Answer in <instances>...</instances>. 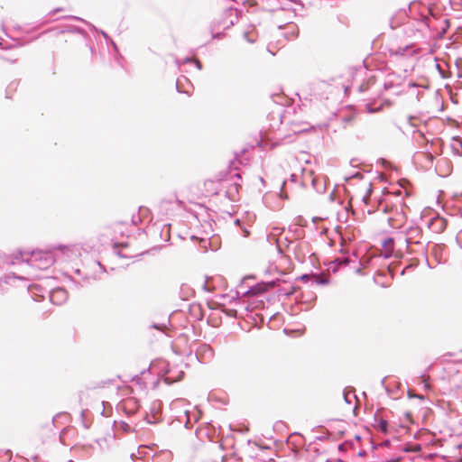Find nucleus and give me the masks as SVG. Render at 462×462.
Masks as SVG:
<instances>
[{
	"label": "nucleus",
	"mask_w": 462,
	"mask_h": 462,
	"mask_svg": "<svg viewBox=\"0 0 462 462\" xmlns=\"http://www.w3.org/2000/svg\"><path fill=\"white\" fill-rule=\"evenodd\" d=\"M447 226V220L439 216L431 218L429 227L435 233H441Z\"/></svg>",
	"instance_id": "1a4fd4ad"
},
{
	"label": "nucleus",
	"mask_w": 462,
	"mask_h": 462,
	"mask_svg": "<svg viewBox=\"0 0 462 462\" xmlns=\"http://www.w3.org/2000/svg\"><path fill=\"white\" fill-rule=\"evenodd\" d=\"M152 327L153 328H156V329H159V330H163L166 328L165 325H159V324H153Z\"/></svg>",
	"instance_id": "bb28decb"
},
{
	"label": "nucleus",
	"mask_w": 462,
	"mask_h": 462,
	"mask_svg": "<svg viewBox=\"0 0 462 462\" xmlns=\"http://www.w3.org/2000/svg\"><path fill=\"white\" fill-rule=\"evenodd\" d=\"M204 348H205V354H206L208 357H210V356H212V353H213V352H212V349H211L210 347H208V346H204Z\"/></svg>",
	"instance_id": "393cba45"
},
{
	"label": "nucleus",
	"mask_w": 462,
	"mask_h": 462,
	"mask_svg": "<svg viewBox=\"0 0 462 462\" xmlns=\"http://www.w3.org/2000/svg\"><path fill=\"white\" fill-rule=\"evenodd\" d=\"M69 462H73L72 460H69Z\"/></svg>",
	"instance_id": "de8ad7c7"
},
{
	"label": "nucleus",
	"mask_w": 462,
	"mask_h": 462,
	"mask_svg": "<svg viewBox=\"0 0 462 462\" xmlns=\"http://www.w3.org/2000/svg\"><path fill=\"white\" fill-rule=\"evenodd\" d=\"M230 25H231V21L230 22L217 21V20L214 21L211 25L212 38L213 39H221L223 37L224 33L221 32H217V30L220 29L221 27L225 30L228 29Z\"/></svg>",
	"instance_id": "6e6552de"
},
{
	"label": "nucleus",
	"mask_w": 462,
	"mask_h": 462,
	"mask_svg": "<svg viewBox=\"0 0 462 462\" xmlns=\"http://www.w3.org/2000/svg\"><path fill=\"white\" fill-rule=\"evenodd\" d=\"M14 278H15V279H23V277H21V276H16V275H14Z\"/></svg>",
	"instance_id": "a18cd8bd"
},
{
	"label": "nucleus",
	"mask_w": 462,
	"mask_h": 462,
	"mask_svg": "<svg viewBox=\"0 0 462 462\" xmlns=\"http://www.w3.org/2000/svg\"><path fill=\"white\" fill-rule=\"evenodd\" d=\"M224 15L226 17H228L231 15V6H225L224 7Z\"/></svg>",
	"instance_id": "b1692460"
},
{
	"label": "nucleus",
	"mask_w": 462,
	"mask_h": 462,
	"mask_svg": "<svg viewBox=\"0 0 462 462\" xmlns=\"http://www.w3.org/2000/svg\"><path fill=\"white\" fill-rule=\"evenodd\" d=\"M68 291L61 287L55 288L50 291V300L55 305H62L68 300Z\"/></svg>",
	"instance_id": "39448f33"
},
{
	"label": "nucleus",
	"mask_w": 462,
	"mask_h": 462,
	"mask_svg": "<svg viewBox=\"0 0 462 462\" xmlns=\"http://www.w3.org/2000/svg\"><path fill=\"white\" fill-rule=\"evenodd\" d=\"M73 249L69 245H59L51 250H33L32 252H21L14 256L13 264H21L23 271L32 274L25 269L46 270L59 260H66L70 257Z\"/></svg>",
	"instance_id": "f257e3e1"
},
{
	"label": "nucleus",
	"mask_w": 462,
	"mask_h": 462,
	"mask_svg": "<svg viewBox=\"0 0 462 462\" xmlns=\"http://www.w3.org/2000/svg\"><path fill=\"white\" fill-rule=\"evenodd\" d=\"M235 224H236V226H237L239 227V229L241 230V232H242V234H243V236H244V237H247V236H249V231H248L247 227H246V226H243V225L241 224V221H240V219H239V218H236V219L235 220Z\"/></svg>",
	"instance_id": "a211bd4d"
},
{
	"label": "nucleus",
	"mask_w": 462,
	"mask_h": 462,
	"mask_svg": "<svg viewBox=\"0 0 462 462\" xmlns=\"http://www.w3.org/2000/svg\"><path fill=\"white\" fill-rule=\"evenodd\" d=\"M230 169H231V161H229L228 165H227V170H230Z\"/></svg>",
	"instance_id": "c03bdc74"
},
{
	"label": "nucleus",
	"mask_w": 462,
	"mask_h": 462,
	"mask_svg": "<svg viewBox=\"0 0 462 462\" xmlns=\"http://www.w3.org/2000/svg\"><path fill=\"white\" fill-rule=\"evenodd\" d=\"M165 382H166L167 383H172V380H171L169 377H166V378H165Z\"/></svg>",
	"instance_id": "e433bc0d"
},
{
	"label": "nucleus",
	"mask_w": 462,
	"mask_h": 462,
	"mask_svg": "<svg viewBox=\"0 0 462 462\" xmlns=\"http://www.w3.org/2000/svg\"><path fill=\"white\" fill-rule=\"evenodd\" d=\"M226 459H227V455H223L221 457V462H226Z\"/></svg>",
	"instance_id": "72a5a7b5"
},
{
	"label": "nucleus",
	"mask_w": 462,
	"mask_h": 462,
	"mask_svg": "<svg viewBox=\"0 0 462 462\" xmlns=\"http://www.w3.org/2000/svg\"><path fill=\"white\" fill-rule=\"evenodd\" d=\"M380 207L383 208V211H386V208H383V204H382V203L380 204Z\"/></svg>",
	"instance_id": "49530a36"
},
{
	"label": "nucleus",
	"mask_w": 462,
	"mask_h": 462,
	"mask_svg": "<svg viewBox=\"0 0 462 462\" xmlns=\"http://www.w3.org/2000/svg\"><path fill=\"white\" fill-rule=\"evenodd\" d=\"M176 88H177V91H178V92H183V91L180 89V81H179V80H177V82H176Z\"/></svg>",
	"instance_id": "2f4dec72"
},
{
	"label": "nucleus",
	"mask_w": 462,
	"mask_h": 462,
	"mask_svg": "<svg viewBox=\"0 0 462 462\" xmlns=\"http://www.w3.org/2000/svg\"><path fill=\"white\" fill-rule=\"evenodd\" d=\"M395 195L400 196L402 194L401 189H398L397 191L393 192Z\"/></svg>",
	"instance_id": "4c0bfd02"
},
{
	"label": "nucleus",
	"mask_w": 462,
	"mask_h": 462,
	"mask_svg": "<svg viewBox=\"0 0 462 462\" xmlns=\"http://www.w3.org/2000/svg\"><path fill=\"white\" fill-rule=\"evenodd\" d=\"M124 430H126V431H129L131 430L130 425L127 424V423H124Z\"/></svg>",
	"instance_id": "c756f323"
},
{
	"label": "nucleus",
	"mask_w": 462,
	"mask_h": 462,
	"mask_svg": "<svg viewBox=\"0 0 462 462\" xmlns=\"http://www.w3.org/2000/svg\"><path fill=\"white\" fill-rule=\"evenodd\" d=\"M215 304L218 305L220 310L225 313L226 318H229L231 316V310L226 307V303L222 301H216Z\"/></svg>",
	"instance_id": "f3484780"
},
{
	"label": "nucleus",
	"mask_w": 462,
	"mask_h": 462,
	"mask_svg": "<svg viewBox=\"0 0 462 462\" xmlns=\"http://www.w3.org/2000/svg\"><path fill=\"white\" fill-rule=\"evenodd\" d=\"M60 11H62V8H56V9H53V10L50 13V14H55V13L60 12Z\"/></svg>",
	"instance_id": "7c9ffc66"
},
{
	"label": "nucleus",
	"mask_w": 462,
	"mask_h": 462,
	"mask_svg": "<svg viewBox=\"0 0 462 462\" xmlns=\"http://www.w3.org/2000/svg\"><path fill=\"white\" fill-rule=\"evenodd\" d=\"M393 238H387L383 243V247L384 249V254L386 257H389L392 255L393 250Z\"/></svg>",
	"instance_id": "9b49d317"
},
{
	"label": "nucleus",
	"mask_w": 462,
	"mask_h": 462,
	"mask_svg": "<svg viewBox=\"0 0 462 462\" xmlns=\"http://www.w3.org/2000/svg\"><path fill=\"white\" fill-rule=\"evenodd\" d=\"M102 35L105 37V39H109L108 35L105 32H101Z\"/></svg>",
	"instance_id": "c9c22d12"
},
{
	"label": "nucleus",
	"mask_w": 462,
	"mask_h": 462,
	"mask_svg": "<svg viewBox=\"0 0 462 462\" xmlns=\"http://www.w3.org/2000/svg\"><path fill=\"white\" fill-rule=\"evenodd\" d=\"M190 311H191V314L194 316V318L196 319L200 320V319H203V314L201 312L199 305H197V304L191 305L190 306Z\"/></svg>",
	"instance_id": "4468645a"
},
{
	"label": "nucleus",
	"mask_w": 462,
	"mask_h": 462,
	"mask_svg": "<svg viewBox=\"0 0 462 462\" xmlns=\"http://www.w3.org/2000/svg\"><path fill=\"white\" fill-rule=\"evenodd\" d=\"M75 273L79 275L81 273V271L79 269H77Z\"/></svg>",
	"instance_id": "37998d69"
},
{
	"label": "nucleus",
	"mask_w": 462,
	"mask_h": 462,
	"mask_svg": "<svg viewBox=\"0 0 462 462\" xmlns=\"http://www.w3.org/2000/svg\"><path fill=\"white\" fill-rule=\"evenodd\" d=\"M391 54L395 56H410L411 55V51L409 46H405L404 48H399L395 51L391 50Z\"/></svg>",
	"instance_id": "ddd939ff"
},
{
	"label": "nucleus",
	"mask_w": 462,
	"mask_h": 462,
	"mask_svg": "<svg viewBox=\"0 0 462 462\" xmlns=\"http://www.w3.org/2000/svg\"><path fill=\"white\" fill-rule=\"evenodd\" d=\"M208 281V280L207 279V280H206V282H205V284H204V289H205V290H208V287H207Z\"/></svg>",
	"instance_id": "a19ab883"
},
{
	"label": "nucleus",
	"mask_w": 462,
	"mask_h": 462,
	"mask_svg": "<svg viewBox=\"0 0 462 462\" xmlns=\"http://www.w3.org/2000/svg\"><path fill=\"white\" fill-rule=\"evenodd\" d=\"M221 192L224 193V195L228 199H230V195H229V191L228 189H225L223 190L222 189H216V191H215V195H220Z\"/></svg>",
	"instance_id": "4be33fe9"
},
{
	"label": "nucleus",
	"mask_w": 462,
	"mask_h": 462,
	"mask_svg": "<svg viewBox=\"0 0 462 462\" xmlns=\"http://www.w3.org/2000/svg\"><path fill=\"white\" fill-rule=\"evenodd\" d=\"M217 298H219V300H225L226 298V295L219 294V295H217Z\"/></svg>",
	"instance_id": "473e14b6"
},
{
	"label": "nucleus",
	"mask_w": 462,
	"mask_h": 462,
	"mask_svg": "<svg viewBox=\"0 0 462 462\" xmlns=\"http://www.w3.org/2000/svg\"><path fill=\"white\" fill-rule=\"evenodd\" d=\"M286 28L289 30V32L291 34L288 39L291 40V39H294L297 37L298 28L295 24H293V23L288 24V26Z\"/></svg>",
	"instance_id": "2eb2a0df"
},
{
	"label": "nucleus",
	"mask_w": 462,
	"mask_h": 462,
	"mask_svg": "<svg viewBox=\"0 0 462 462\" xmlns=\"http://www.w3.org/2000/svg\"><path fill=\"white\" fill-rule=\"evenodd\" d=\"M193 61V59L192 58H186L184 60V63H188V62H192ZM194 63L196 65V67L199 69H202V64L199 60H194Z\"/></svg>",
	"instance_id": "412c9836"
},
{
	"label": "nucleus",
	"mask_w": 462,
	"mask_h": 462,
	"mask_svg": "<svg viewBox=\"0 0 462 462\" xmlns=\"http://www.w3.org/2000/svg\"><path fill=\"white\" fill-rule=\"evenodd\" d=\"M97 264L101 269H103V270L105 271V269H104L103 265H102L99 262H97Z\"/></svg>",
	"instance_id": "ea45409f"
},
{
	"label": "nucleus",
	"mask_w": 462,
	"mask_h": 462,
	"mask_svg": "<svg viewBox=\"0 0 462 462\" xmlns=\"http://www.w3.org/2000/svg\"><path fill=\"white\" fill-rule=\"evenodd\" d=\"M112 42V45H113L114 49H115V50H117V46H116V44L114 42Z\"/></svg>",
	"instance_id": "79ce46f5"
},
{
	"label": "nucleus",
	"mask_w": 462,
	"mask_h": 462,
	"mask_svg": "<svg viewBox=\"0 0 462 462\" xmlns=\"http://www.w3.org/2000/svg\"><path fill=\"white\" fill-rule=\"evenodd\" d=\"M118 410L123 411L128 417L135 414L140 408L139 402L135 398H127L118 404Z\"/></svg>",
	"instance_id": "7ed1b4c3"
},
{
	"label": "nucleus",
	"mask_w": 462,
	"mask_h": 462,
	"mask_svg": "<svg viewBox=\"0 0 462 462\" xmlns=\"http://www.w3.org/2000/svg\"><path fill=\"white\" fill-rule=\"evenodd\" d=\"M61 18H62V19H69V20L80 21V22H82V23H86V24L89 25L91 28H93V29H95V30H96V27H95L93 24L89 23L88 22H87L86 20H84V19H82V18H80V17H79V16H75V15H66V16H62Z\"/></svg>",
	"instance_id": "6ab92c4d"
},
{
	"label": "nucleus",
	"mask_w": 462,
	"mask_h": 462,
	"mask_svg": "<svg viewBox=\"0 0 462 462\" xmlns=\"http://www.w3.org/2000/svg\"><path fill=\"white\" fill-rule=\"evenodd\" d=\"M244 37L249 42H254L256 41V33L254 32V29H252L251 31L245 32L244 33Z\"/></svg>",
	"instance_id": "dca6fc26"
},
{
	"label": "nucleus",
	"mask_w": 462,
	"mask_h": 462,
	"mask_svg": "<svg viewBox=\"0 0 462 462\" xmlns=\"http://www.w3.org/2000/svg\"><path fill=\"white\" fill-rule=\"evenodd\" d=\"M374 427L377 431H380L383 434L388 433V422L382 418L375 417Z\"/></svg>",
	"instance_id": "9d476101"
},
{
	"label": "nucleus",
	"mask_w": 462,
	"mask_h": 462,
	"mask_svg": "<svg viewBox=\"0 0 462 462\" xmlns=\"http://www.w3.org/2000/svg\"><path fill=\"white\" fill-rule=\"evenodd\" d=\"M228 172H220L216 176V181L221 184L223 181L227 180Z\"/></svg>",
	"instance_id": "aec40b11"
},
{
	"label": "nucleus",
	"mask_w": 462,
	"mask_h": 462,
	"mask_svg": "<svg viewBox=\"0 0 462 462\" xmlns=\"http://www.w3.org/2000/svg\"><path fill=\"white\" fill-rule=\"evenodd\" d=\"M217 399L219 400V402L221 403H223L224 405H226L228 404V399H221L220 397H217Z\"/></svg>",
	"instance_id": "c85d7f7f"
},
{
	"label": "nucleus",
	"mask_w": 462,
	"mask_h": 462,
	"mask_svg": "<svg viewBox=\"0 0 462 462\" xmlns=\"http://www.w3.org/2000/svg\"><path fill=\"white\" fill-rule=\"evenodd\" d=\"M235 179H237V180H240L241 179V174L240 173H236L235 175H233V184L236 187V189L238 188V183L235 180Z\"/></svg>",
	"instance_id": "5701e85b"
},
{
	"label": "nucleus",
	"mask_w": 462,
	"mask_h": 462,
	"mask_svg": "<svg viewBox=\"0 0 462 462\" xmlns=\"http://www.w3.org/2000/svg\"><path fill=\"white\" fill-rule=\"evenodd\" d=\"M219 448H220L221 449H224V448H224V440H222V441H221V443H220V445H219Z\"/></svg>",
	"instance_id": "58836bf2"
},
{
	"label": "nucleus",
	"mask_w": 462,
	"mask_h": 462,
	"mask_svg": "<svg viewBox=\"0 0 462 462\" xmlns=\"http://www.w3.org/2000/svg\"><path fill=\"white\" fill-rule=\"evenodd\" d=\"M160 410H161V402L155 401L152 403V406L150 408L151 414H145V419L147 420V423L149 424H155L160 421Z\"/></svg>",
	"instance_id": "0eeeda50"
},
{
	"label": "nucleus",
	"mask_w": 462,
	"mask_h": 462,
	"mask_svg": "<svg viewBox=\"0 0 462 462\" xmlns=\"http://www.w3.org/2000/svg\"><path fill=\"white\" fill-rule=\"evenodd\" d=\"M138 221H140L139 216H133V217H132L133 224L136 225L138 223Z\"/></svg>",
	"instance_id": "cd10ccee"
},
{
	"label": "nucleus",
	"mask_w": 462,
	"mask_h": 462,
	"mask_svg": "<svg viewBox=\"0 0 462 462\" xmlns=\"http://www.w3.org/2000/svg\"><path fill=\"white\" fill-rule=\"evenodd\" d=\"M185 416H186V420H185V427L186 428H189V411H185Z\"/></svg>",
	"instance_id": "a878e982"
},
{
	"label": "nucleus",
	"mask_w": 462,
	"mask_h": 462,
	"mask_svg": "<svg viewBox=\"0 0 462 462\" xmlns=\"http://www.w3.org/2000/svg\"><path fill=\"white\" fill-rule=\"evenodd\" d=\"M406 244L407 246L411 245H419L420 244V239L421 238V230L417 226H410L406 231Z\"/></svg>",
	"instance_id": "423d86ee"
},
{
	"label": "nucleus",
	"mask_w": 462,
	"mask_h": 462,
	"mask_svg": "<svg viewBox=\"0 0 462 462\" xmlns=\"http://www.w3.org/2000/svg\"><path fill=\"white\" fill-rule=\"evenodd\" d=\"M269 285L267 284H264V283H260V284H257L256 286L254 287H252L248 291L247 293L251 294V295H258L260 293H263L264 291H267Z\"/></svg>",
	"instance_id": "f8f14e48"
},
{
	"label": "nucleus",
	"mask_w": 462,
	"mask_h": 462,
	"mask_svg": "<svg viewBox=\"0 0 462 462\" xmlns=\"http://www.w3.org/2000/svg\"><path fill=\"white\" fill-rule=\"evenodd\" d=\"M51 31L56 32L57 34L79 33L82 35L85 39L88 38V32L83 28L72 24H63L57 28H53Z\"/></svg>",
	"instance_id": "20e7f679"
},
{
	"label": "nucleus",
	"mask_w": 462,
	"mask_h": 462,
	"mask_svg": "<svg viewBox=\"0 0 462 462\" xmlns=\"http://www.w3.org/2000/svg\"><path fill=\"white\" fill-rule=\"evenodd\" d=\"M407 217L405 213L397 208L392 209L391 215L388 217V223L393 228H402L406 223Z\"/></svg>",
	"instance_id": "f03ea898"
},
{
	"label": "nucleus",
	"mask_w": 462,
	"mask_h": 462,
	"mask_svg": "<svg viewBox=\"0 0 462 462\" xmlns=\"http://www.w3.org/2000/svg\"><path fill=\"white\" fill-rule=\"evenodd\" d=\"M215 183L214 180H208L205 185H213Z\"/></svg>",
	"instance_id": "f704fd0d"
}]
</instances>
